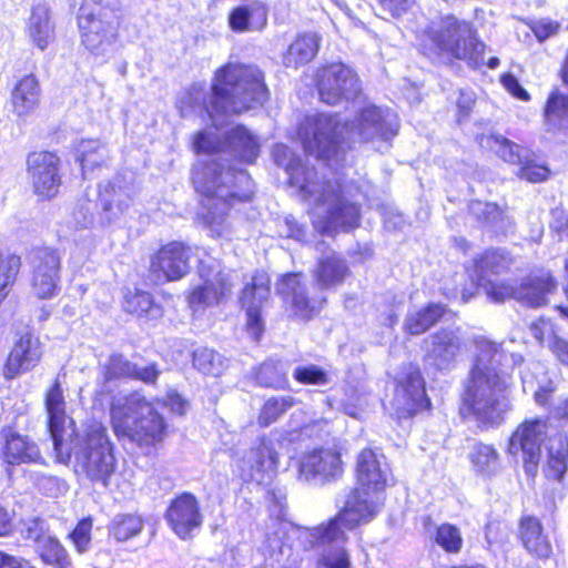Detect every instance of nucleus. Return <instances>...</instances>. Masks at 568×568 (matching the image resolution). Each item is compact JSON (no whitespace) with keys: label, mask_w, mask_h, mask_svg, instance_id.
Masks as SVG:
<instances>
[{"label":"nucleus","mask_w":568,"mask_h":568,"mask_svg":"<svg viewBox=\"0 0 568 568\" xmlns=\"http://www.w3.org/2000/svg\"><path fill=\"white\" fill-rule=\"evenodd\" d=\"M475 345V361L463 396L460 414L479 425L494 426L501 422L509 407L506 396L509 377L503 367L508 359L518 365L523 357L517 354L507 356L499 345L484 337L477 338Z\"/></svg>","instance_id":"obj_1"},{"label":"nucleus","mask_w":568,"mask_h":568,"mask_svg":"<svg viewBox=\"0 0 568 568\" xmlns=\"http://www.w3.org/2000/svg\"><path fill=\"white\" fill-rule=\"evenodd\" d=\"M267 92L261 71L254 65L229 63L215 72L212 85L211 109L202 108L205 93L200 87L186 90L178 101L182 116L205 112L215 129L224 124L221 119L255 109L266 100Z\"/></svg>","instance_id":"obj_2"},{"label":"nucleus","mask_w":568,"mask_h":568,"mask_svg":"<svg viewBox=\"0 0 568 568\" xmlns=\"http://www.w3.org/2000/svg\"><path fill=\"white\" fill-rule=\"evenodd\" d=\"M398 131L397 116L375 105L362 109L351 124L342 123L336 115L307 116L298 134L304 149L318 159H338L348 141H388Z\"/></svg>","instance_id":"obj_3"},{"label":"nucleus","mask_w":568,"mask_h":568,"mask_svg":"<svg viewBox=\"0 0 568 568\" xmlns=\"http://www.w3.org/2000/svg\"><path fill=\"white\" fill-rule=\"evenodd\" d=\"M390 476L385 456L373 448H364L356 457V487L348 495L343 510L336 517V524L347 523L355 528L372 519L379 510L382 493Z\"/></svg>","instance_id":"obj_4"},{"label":"nucleus","mask_w":568,"mask_h":568,"mask_svg":"<svg viewBox=\"0 0 568 568\" xmlns=\"http://www.w3.org/2000/svg\"><path fill=\"white\" fill-rule=\"evenodd\" d=\"M192 179L196 190L205 196L203 200V206L206 209L205 223L216 235H223L230 201L251 199L250 178L243 171L231 168L224 170L212 162L196 165Z\"/></svg>","instance_id":"obj_5"},{"label":"nucleus","mask_w":568,"mask_h":568,"mask_svg":"<svg viewBox=\"0 0 568 568\" xmlns=\"http://www.w3.org/2000/svg\"><path fill=\"white\" fill-rule=\"evenodd\" d=\"M111 426L119 440L141 448L160 444L166 435L164 417L143 395L132 393L113 398L110 408Z\"/></svg>","instance_id":"obj_6"},{"label":"nucleus","mask_w":568,"mask_h":568,"mask_svg":"<svg viewBox=\"0 0 568 568\" xmlns=\"http://www.w3.org/2000/svg\"><path fill=\"white\" fill-rule=\"evenodd\" d=\"M57 457L64 464L73 458L75 471L103 485L115 470L113 445L106 428L99 422L89 424L81 433L64 440L62 452L60 455L57 453Z\"/></svg>","instance_id":"obj_7"},{"label":"nucleus","mask_w":568,"mask_h":568,"mask_svg":"<svg viewBox=\"0 0 568 568\" xmlns=\"http://www.w3.org/2000/svg\"><path fill=\"white\" fill-rule=\"evenodd\" d=\"M423 43L439 55L465 60L473 67L484 63L485 45L476 38L473 27L450 14L430 22Z\"/></svg>","instance_id":"obj_8"},{"label":"nucleus","mask_w":568,"mask_h":568,"mask_svg":"<svg viewBox=\"0 0 568 568\" xmlns=\"http://www.w3.org/2000/svg\"><path fill=\"white\" fill-rule=\"evenodd\" d=\"M290 184L298 186L301 191L315 199L314 223L322 232L337 227L347 230L357 224L358 207L339 197V185L335 187L331 182H326L320 190L316 183L308 180L305 168L302 165L291 169Z\"/></svg>","instance_id":"obj_9"},{"label":"nucleus","mask_w":568,"mask_h":568,"mask_svg":"<svg viewBox=\"0 0 568 568\" xmlns=\"http://www.w3.org/2000/svg\"><path fill=\"white\" fill-rule=\"evenodd\" d=\"M79 29L83 45L94 55L110 53L118 39L119 22L116 17L106 10L98 13L81 10Z\"/></svg>","instance_id":"obj_10"},{"label":"nucleus","mask_w":568,"mask_h":568,"mask_svg":"<svg viewBox=\"0 0 568 568\" xmlns=\"http://www.w3.org/2000/svg\"><path fill=\"white\" fill-rule=\"evenodd\" d=\"M199 274L203 283L187 295L190 307L194 312L221 303L231 293L232 283L216 260H201Z\"/></svg>","instance_id":"obj_11"},{"label":"nucleus","mask_w":568,"mask_h":568,"mask_svg":"<svg viewBox=\"0 0 568 568\" xmlns=\"http://www.w3.org/2000/svg\"><path fill=\"white\" fill-rule=\"evenodd\" d=\"M215 133L210 130L199 132L193 142L197 153H213L217 151H230L242 161L251 163L258 156L260 144L256 138L244 126L236 125L227 132L226 141L216 142Z\"/></svg>","instance_id":"obj_12"},{"label":"nucleus","mask_w":568,"mask_h":568,"mask_svg":"<svg viewBox=\"0 0 568 568\" xmlns=\"http://www.w3.org/2000/svg\"><path fill=\"white\" fill-rule=\"evenodd\" d=\"M315 81L321 100L332 105L354 99L361 90L356 73L342 63L323 67Z\"/></svg>","instance_id":"obj_13"},{"label":"nucleus","mask_w":568,"mask_h":568,"mask_svg":"<svg viewBox=\"0 0 568 568\" xmlns=\"http://www.w3.org/2000/svg\"><path fill=\"white\" fill-rule=\"evenodd\" d=\"M31 293L39 300H50L58 294L60 283L61 256L50 247L37 248L30 260Z\"/></svg>","instance_id":"obj_14"},{"label":"nucleus","mask_w":568,"mask_h":568,"mask_svg":"<svg viewBox=\"0 0 568 568\" xmlns=\"http://www.w3.org/2000/svg\"><path fill=\"white\" fill-rule=\"evenodd\" d=\"M546 433V420L534 418L523 422L510 437L508 452L511 455L521 454L525 471L529 476H535L538 470Z\"/></svg>","instance_id":"obj_15"},{"label":"nucleus","mask_w":568,"mask_h":568,"mask_svg":"<svg viewBox=\"0 0 568 568\" xmlns=\"http://www.w3.org/2000/svg\"><path fill=\"white\" fill-rule=\"evenodd\" d=\"M288 469L301 480L318 479L326 481L339 477L343 473L341 454L334 449L321 448L292 457Z\"/></svg>","instance_id":"obj_16"},{"label":"nucleus","mask_w":568,"mask_h":568,"mask_svg":"<svg viewBox=\"0 0 568 568\" xmlns=\"http://www.w3.org/2000/svg\"><path fill=\"white\" fill-rule=\"evenodd\" d=\"M59 158L51 152H33L28 156V174L34 193L42 199L58 194L61 179Z\"/></svg>","instance_id":"obj_17"},{"label":"nucleus","mask_w":568,"mask_h":568,"mask_svg":"<svg viewBox=\"0 0 568 568\" xmlns=\"http://www.w3.org/2000/svg\"><path fill=\"white\" fill-rule=\"evenodd\" d=\"M392 406L399 418H406L416 412L427 408L424 379L418 369L409 367L395 388Z\"/></svg>","instance_id":"obj_18"},{"label":"nucleus","mask_w":568,"mask_h":568,"mask_svg":"<svg viewBox=\"0 0 568 568\" xmlns=\"http://www.w3.org/2000/svg\"><path fill=\"white\" fill-rule=\"evenodd\" d=\"M336 518L326 527H318L312 532L305 530L304 534L316 538L318 544L328 545L318 561L320 568H349L351 560L346 550L342 547L345 542V530H352L347 523H338Z\"/></svg>","instance_id":"obj_19"},{"label":"nucleus","mask_w":568,"mask_h":568,"mask_svg":"<svg viewBox=\"0 0 568 568\" xmlns=\"http://www.w3.org/2000/svg\"><path fill=\"white\" fill-rule=\"evenodd\" d=\"M44 405L54 450L60 455L64 446V440L72 437L77 432L72 418L65 413V400L58 381H55L52 387L47 392Z\"/></svg>","instance_id":"obj_20"},{"label":"nucleus","mask_w":568,"mask_h":568,"mask_svg":"<svg viewBox=\"0 0 568 568\" xmlns=\"http://www.w3.org/2000/svg\"><path fill=\"white\" fill-rule=\"evenodd\" d=\"M426 362L439 371L449 369L464 348L459 329L446 328L425 339Z\"/></svg>","instance_id":"obj_21"},{"label":"nucleus","mask_w":568,"mask_h":568,"mask_svg":"<svg viewBox=\"0 0 568 568\" xmlns=\"http://www.w3.org/2000/svg\"><path fill=\"white\" fill-rule=\"evenodd\" d=\"M270 286L264 275H256L247 283L241 295V304L246 313V331L255 339H260L264 323L261 317V308L267 300Z\"/></svg>","instance_id":"obj_22"},{"label":"nucleus","mask_w":568,"mask_h":568,"mask_svg":"<svg viewBox=\"0 0 568 568\" xmlns=\"http://www.w3.org/2000/svg\"><path fill=\"white\" fill-rule=\"evenodd\" d=\"M190 248L183 243L171 242L162 246L152 258L151 271L159 278L176 281L190 270Z\"/></svg>","instance_id":"obj_23"},{"label":"nucleus","mask_w":568,"mask_h":568,"mask_svg":"<svg viewBox=\"0 0 568 568\" xmlns=\"http://www.w3.org/2000/svg\"><path fill=\"white\" fill-rule=\"evenodd\" d=\"M165 518L173 531L183 539L202 524L197 500L191 494L176 497L168 508Z\"/></svg>","instance_id":"obj_24"},{"label":"nucleus","mask_w":568,"mask_h":568,"mask_svg":"<svg viewBox=\"0 0 568 568\" xmlns=\"http://www.w3.org/2000/svg\"><path fill=\"white\" fill-rule=\"evenodd\" d=\"M42 357V347L38 338L27 334L13 345L3 366V376L13 379L20 374L34 368Z\"/></svg>","instance_id":"obj_25"},{"label":"nucleus","mask_w":568,"mask_h":568,"mask_svg":"<svg viewBox=\"0 0 568 568\" xmlns=\"http://www.w3.org/2000/svg\"><path fill=\"white\" fill-rule=\"evenodd\" d=\"M24 34L28 41L40 51H44L54 42L55 23L49 4L40 2L31 7L24 24Z\"/></svg>","instance_id":"obj_26"},{"label":"nucleus","mask_w":568,"mask_h":568,"mask_svg":"<svg viewBox=\"0 0 568 568\" xmlns=\"http://www.w3.org/2000/svg\"><path fill=\"white\" fill-rule=\"evenodd\" d=\"M519 537L525 548L539 558H548L551 545L544 534L540 520L534 516H525L519 524Z\"/></svg>","instance_id":"obj_27"},{"label":"nucleus","mask_w":568,"mask_h":568,"mask_svg":"<svg viewBox=\"0 0 568 568\" xmlns=\"http://www.w3.org/2000/svg\"><path fill=\"white\" fill-rule=\"evenodd\" d=\"M267 11L262 2H251L234 8L229 16V26L235 32L261 30L265 27Z\"/></svg>","instance_id":"obj_28"},{"label":"nucleus","mask_w":568,"mask_h":568,"mask_svg":"<svg viewBox=\"0 0 568 568\" xmlns=\"http://www.w3.org/2000/svg\"><path fill=\"white\" fill-rule=\"evenodd\" d=\"M2 457L6 463L16 465L39 462L41 456L38 446L17 433H9L3 438Z\"/></svg>","instance_id":"obj_29"},{"label":"nucleus","mask_w":568,"mask_h":568,"mask_svg":"<svg viewBox=\"0 0 568 568\" xmlns=\"http://www.w3.org/2000/svg\"><path fill=\"white\" fill-rule=\"evenodd\" d=\"M40 101V89L37 79L33 75H26L14 87L11 104L12 111L23 118L31 114Z\"/></svg>","instance_id":"obj_30"},{"label":"nucleus","mask_w":568,"mask_h":568,"mask_svg":"<svg viewBox=\"0 0 568 568\" xmlns=\"http://www.w3.org/2000/svg\"><path fill=\"white\" fill-rule=\"evenodd\" d=\"M556 287L555 281L550 274H542L529 278L517 288L516 298L524 304L538 307L546 303V295Z\"/></svg>","instance_id":"obj_31"},{"label":"nucleus","mask_w":568,"mask_h":568,"mask_svg":"<svg viewBox=\"0 0 568 568\" xmlns=\"http://www.w3.org/2000/svg\"><path fill=\"white\" fill-rule=\"evenodd\" d=\"M548 456L545 474L548 478L560 480L568 468V439L564 434H555L548 442Z\"/></svg>","instance_id":"obj_32"},{"label":"nucleus","mask_w":568,"mask_h":568,"mask_svg":"<svg viewBox=\"0 0 568 568\" xmlns=\"http://www.w3.org/2000/svg\"><path fill=\"white\" fill-rule=\"evenodd\" d=\"M345 261L336 253H331L318 261L315 277L322 287L339 285L348 276Z\"/></svg>","instance_id":"obj_33"},{"label":"nucleus","mask_w":568,"mask_h":568,"mask_svg":"<svg viewBox=\"0 0 568 568\" xmlns=\"http://www.w3.org/2000/svg\"><path fill=\"white\" fill-rule=\"evenodd\" d=\"M544 123L549 132H568V95L552 91L544 108Z\"/></svg>","instance_id":"obj_34"},{"label":"nucleus","mask_w":568,"mask_h":568,"mask_svg":"<svg viewBox=\"0 0 568 568\" xmlns=\"http://www.w3.org/2000/svg\"><path fill=\"white\" fill-rule=\"evenodd\" d=\"M300 274H286V288L292 293L293 316L300 320H310L316 314L324 300L320 302H310L305 294V288L301 285Z\"/></svg>","instance_id":"obj_35"},{"label":"nucleus","mask_w":568,"mask_h":568,"mask_svg":"<svg viewBox=\"0 0 568 568\" xmlns=\"http://www.w3.org/2000/svg\"><path fill=\"white\" fill-rule=\"evenodd\" d=\"M123 308L146 321L162 317V308L153 302L152 296L143 291L128 292L124 296Z\"/></svg>","instance_id":"obj_36"},{"label":"nucleus","mask_w":568,"mask_h":568,"mask_svg":"<svg viewBox=\"0 0 568 568\" xmlns=\"http://www.w3.org/2000/svg\"><path fill=\"white\" fill-rule=\"evenodd\" d=\"M444 313L443 305L432 303L422 310L409 313L405 321V329L412 335H420L434 326Z\"/></svg>","instance_id":"obj_37"},{"label":"nucleus","mask_w":568,"mask_h":568,"mask_svg":"<svg viewBox=\"0 0 568 568\" xmlns=\"http://www.w3.org/2000/svg\"><path fill=\"white\" fill-rule=\"evenodd\" d=\"M77 159L81 163L83 171L91 170L106 162L109 151L105 144L100 140H81L75 148Z\"/></svg>","instance_id":"obj_38"},{"label":"nucleus","mask_w":568,"mask_h":568,"mask_svg":"<svg viewBox=\"0 0 568 568\" xmlns=\"http://www.w3.org/2000/svg\"><path fill=\"white\" fill-rule=\"evenodd\" d=\"M320 38L316 33L300 34L290 45L287 55L295 65L308 63L318 51Z\"/></svg>","instance_id":"obj_39"},{"label":"nucleus","mask_w":568,"mask_h":568,"mask_svg":"<svg viewBox=\"0 0 568 568\" xmlns=\"http://www.w3.org/2000/svg\"><path fill=\"white\" fill-rule=\"evenodd\" d=\"M509 260L503 252L498 250L486 251L478 260L475 261V272L477 283L487 281L489 275H496L506 270Z\"/></svg>","instance_id":"obj_40"},{"label":"nucleus","mask_w":568,"mask_h":568,"mask_svg":"<svg viewBox=\"0 0 568 568\" xmlns=\"http://www.w3.org/2000/svg\"><path fill=\"white\" fill-rule=\"evenodd\" d=\"M469 458L478 474L491 475L499 468V455L491 445L475 444L469 453Z\"/></svg>","instance_id":"obj_41"},{"label":"nucleus","mask_w":568,"mask_h":568,"mask_svg":"<svg viewBox=\"0 0 568 568\" xmlns=\"http://www.w3.org/2000/svg\"><path fill=\"white\" fill-rule=\"evenodd\" d=\"M486 146L497 153L504 161L513 164H521L528 151L513 143L501 135L491 134L483 140Z\"/></svg>","instance_id":"obj_42"},{"label":"nucleus","mask_w":568,"mask_h":568,"mask_svg":"<svg viewBox=\"0 0 568 568\" xmlns=\"http://www.w3.org/2000/svg\"><path fill=\"white\" fill-rule=\"evenodd\" d=\"M469 210L475 217L489 223L495 229L501 230L510 224L509 216L495 203L474 201Z\"/></svg>","instance_id":"obj_43"},{"label":"nucleus","mask_w":568,"mask_h":568,"mask_svg":"<svg viewBox=\"0 0 568 568\" xmlns=\"http://www.w3.org/2000/svg\"><path fill=\"white\" fill-rule=\"evenodd\" d=\"M193 365L200 372L212 376L221 375L226 366L224 357L207 347H200L194 351Z\"/></svg>","instance_id":"obj_44"},{"label":"nucleus","mask_w":568,"mask_h":568,"mask_svg":"<svg viewBox=\"0 0 568 568\" xmlns=\"http://www.w3.org/2000/svg\"><path fill=\"white\" fill-rule=\"evenodd\" d=\"M102 204V217L108 223L118 221L129 207V197L120 191L105 190L100 194Z\"/></svg>","instance_id":"obj_45"},{"label":"nucleus","mask_w":568,"mask_h":568,"mask_svg":"<svg viewBox=\"0 0 568 568\" xmlns=\"http://www.w3.org/2000/svg\"><path fill=\"white\" fill-rule=\"evenodd\" d=\"M21 268V258L10 254L0 256V304L7 298L17 282Z\"/></svg>","instance_id":"obj_46"},{"label":"nucleus","mask_w":568,"mask_h":568,"mask_svg":"<svg viewBox=\"0 0 568 568\" xmlns=\"http://www.w3.org/2000/svg\"><path fill=\"white\" fill-rule=\"evenodd\" d=\"M143 521L135 515H119L114 518L111 532L119 541H125L141 532Z\"/></svg>","instance_id":"obj_47"},{"label":"nucleus","mask_w":568,"mask_h":568,"mask_svg":"<svg viewBox=\"0 0 568 568\" xmlns=\"http://www.w3.org/2000/svg\"><path fill=\"white\" fill-rule=\"evenodd\" d=\"M435 540L446 552L458 554L463 547V537L458 527L443 524L436 530Z\"/></svg>","instance_id":"obj_48"},{"label":"nucleus","mask_w":568,"mask_h":568,"mask_svg":"<svg viewBox=\"0 0 568 568\" xmlns=\"http://www.w3.org/2000/svg\"><path fill=\"white\" fill-rule=\"evenodd\" d=\"M250 463L258 470H272L280 463L278 453L271 442H263L261 446L252 450L247 457Z\"/></svg>","instance_id":"obj_49"},{"label":"nucleus","mask_w":568,"mask_h":568,"mask_svg":"<svg viewBox=\"0 0 568 568\" xmlns=\"http://www.w3.org/2000/svg\"><path fill=\"white\" fill-rule=\"evenodd\" d=\"M478 285L484 288L485 293L493 302L499 303L513 296L516 297L517 290H515L513 285L499 281L498 278H488Z\"/></svg>","instance_id":"obj_50"},{"label":"nucleus","mask_w":568,"mask_h":568,"mask_svg":"<svg viewBox=\"0 0 568 568\" xmlns=\"http://www.w3.org/2000/svg\"><path fill=\"white\" fill-rule=\"evenodd\" d=\"M134 372L135 364L130 363L122 355L114 354L109 358V362L105 365L104 376L105 379L110 381L119 377H132Z\"/></svg>","instance_id":"obj_51"},{"label":"nucleus","mask_w":568,"mask_h":568,"mask_svg":"<svg viewBox=\"0 0 568 568\" xmlns=\"http://www.w3.org/2000/svg\"><path fill=\"white\" fill-rule=\"evenodd\" d=\"M42 559L47 562H59L64 557V550L59 541L50 534L36 545Z\"/></svg>","instance_id":"obj_52"},{"label":"nucleus","mask_w":568,"mask_h":568,"mask_svg":"<svg viewBox=\"0 0 568 568\" xmlns=\"http://www.w3.org/2000/svg\"><path fill=\"white\" fill-rule=\"evenodd\" d=\"M518 166L519 178L532 183L546 180L549 173L546 166L536 164L534 161L529 160L528 154L524 158L523 163L518 164Z\"/></svg>","instance_id":"obj_53"},{"label":"nucleus","mask_w":568,"mask_h":568,"mask_svg":"<svg viewBox=\"0 0 568 568\" xmlns=\"http://www.w3.org/2000/svg\"><path fill=\"white\" fill-rule=\"evenodd\" d=\"M294 377L303 384L325 385L328 383L327 374L315 365L297 367L294 371Z\"/></svg>","instance_id":"obj_54"},{"label":"nucleus","mask_w":568,"mask_h":568,"mask_svg":"<svg viewBox=\"0 0 568 568\" xmlns=\"http://www.w3.org/2000/svg\"><path fill=\"white\" fill-rule=\"evenodd\" d=\"M530 331L534 337L540 343L546 344L551 348L555 339H558L555 326L550 321L540 318L537 322L531 323Z\"/></svg>","instance_id":"obj_55"},{"label":"nucleus","mask_w":568,"mask_h":568,"mask_svg":"<svg viewBox=\"0 0 568 568\" xmlns=\"http://www.w3.org/2000/svg\"><path fill=\"white\" fill-rule=\"evenodd\" d=\"M20 532L23 538L32 540L36 545L41 542L44 536H47L48 528L39 518H31L21 523Z\"/></svg>","instance_id":"obj_56"},{"label":"nucleus","mask_w":568,"mask_h":568,"mask_svg":"<svg viewBox=\"0 0 568 568\" xmlns=\"http://www.w3.org/2000/svg\"><path fill=\"white\" fill-rule=\"evenodd\" d=\"M91 528H92V521L91 519H82L74 530L71 532L70 537L75 545L77 549L79 551H84L91 540Z\"/></svg>","instance_id":"obj_57"},{"label":"nucleus","mask_w":568,"mask_h":568,"mask_svg":"<svg viewBox=\"0 0 568 568\" xmlns=\"http://www.w3.org/2000/svg\"><path fill=\"white\" fill-rule=\"evenodd\" d=\"M530 29L539 41H545L558 32L559 23L544 18L532 22Z\"/></svg>","instance_id":"obj_58"},{"label":"nucleus","mask_w":568,"mask_h":568,"mask_svg":"<svg viewBox=\"0 0 568 568\" xmlns=\"http://www.w3.org/2000/svg\"><path fill=\"white\" fill-rule=\"evenodd\" d=\"M280 371L274 363H264L256 373L257 383L267 387L275 386L280 381Z\"/></svg>","instance_id":"obj_59"},{"label":"nucleus","mask_w":568,"mask_h":568,"mask_svg":"<svg viewBox=\"0 0 568 568\" xmlns=\"http://www.w3.org/2000/svg\"><path fill=\"white\" fill-rule=\"evenodd\" d=\"M283 402L277 399L267 400L261 412L258 422L262 426H268L271 423L277 419L283 412Z\"/></svg>","instance_id":"obj_60"},{"label":"nucleus","mask_w":568,"mask_h":568,"mask_svg":"<svg viewBox=\"0 0 568 568\" xmlns=\"http://www.w3.org/2000/svg\"><path fill=\"white\" fill-rule=\"evenodd\" d=\"M523 384L524 390H531L534 393L535 400L540 405H545L547 403L548 397L554 390V386L550 381H547L545 384H538V387L535 389L528 378V375L523 377Z\"/></svg>","instance_id":"obj_61"},{"label":"nucleus","mask_w":568,"mask_h":568,"mask_svg":"<svg viewBox=\"0 0 568 568\" xmlns=\"http://www.w3.org/2000/svg\"><path fill=\"white\" fill-rule=\"evenodd\" d=\"M501 83L505 87V89L515 98L521 101H529V93L520 85V83L514 75H503Z\"/></svg>","instance_id":"obj_62"},{"label":"nucleus","mask_w":568,"mask_h":568,"mask_svg":"<svg viewBox=\"0 0 568 568\" xmlns=\"http://www.w3.org/2000/svg\"><path fill=\"white\" fill-rule=\"evenodd\" d=\"M379 2L393 17H400L415 4L416 0H379Z\"/></svg>","instance_id":"obj_63"},{"label":"nucleus","mask_w":568,"mask_h":568,"mask_svg":"<svg viewBox=\"0 0 568 568\" xmlns=\"http://www.w3.org/2000/svg\"><path fill=\"white\" fill-rule=\"evenodd\" d=\"M160 375V371L155 364H150L144 367H138L135 365V372L132 374V378L140 379L144 383H154Z\"/></svg>","instance_id":"obj_64"}]
</instances>
